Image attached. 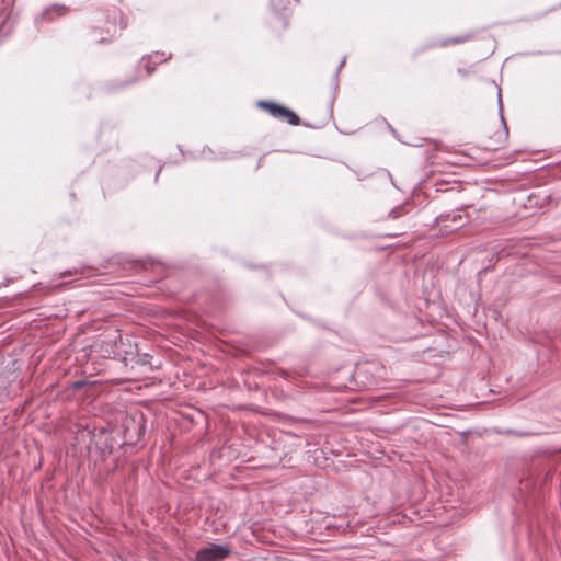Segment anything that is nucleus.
<instances>
[{
  "label": "nucleus",
  "mask_w": 561,
  "mask_h": 561,
  "mask_svg": "<svg viewBox=\"0 0 561 561\" xmlns=\"http://www.w3.org/2000/svg\"><path fill=\"white\" fill-rule=\"evenodd\" d=\"M107 39H108V38L101 36L99 41H100V42H105V41H107Z\"/></svg>",
  "instance_id": "obj_12"
},
{
  "label": "nucleus",
  "mask_w": 561,
  "mask_h": 561,
  "mask_svg": "<svg viewBox=\"0 0 561 561\" xmlns=\"http://www.w3.org/2000/svg\"><path fill=\"white\" fill-rule=\"evenodd\" d=\"M378 365L375 363L357 364L353 370V381L360 389H369L375 387L378 381L375 376Z\"/></svg>",
  "instance_id": "obj_2"
},
{
  "label": "nucleus",
  "mask_w": 561,
  "mask_h": 561,
  "mask_svg": "<svg viewBox=\"0 0 561 561\" xmlns=\"http://www.w3.org/2000/svg\"><path fill=\"white\" fill-rule=\"evenodd\" d=\"M467 224V219L461 215L460 210L440 214L435 219V226L443 234L451 233Z\"/></svg>",
  "instance_id": "obj_3"
},
{
  "label": "nucleus",
  "mask_w": 561,
  "mask_h": 561,
  "mask_svg": "<svg viewBox=\"0 0 561 561\" xmlns=\"http://www.w3.org/2000/svg\"><path fill=\"white\" fill-rule=\"evenodd\" d=\"M229 546L210 543L202 548L195 556V561H222L231 554Z\"/></svg>",
  "instance_id": "obj_5"
},
{
  "label": "nucleus",
  "mask_w": 561,
  "mask_h": 561,
  "mask_svg": "<svg viewBox=\"0 0 561 561\" xmlns=\"http://www.w3.org/2000/svg\"><path fill=\"white\" fill-rule=\"evenodd\" d=\"M127 27V21L124 18L123 13L114 8L112 10H107L99 20L96 30H100V35L103 33L107 34L110 38L119 35L121 32Z\"/></svg>",
  "instance_id": "obj_1"
},
{
  "label": "nucleus",
  "mask_w": 561,
  "mask_h": 561,
  "mask_svg": "<svg viewBox=\"0 0 561 561\" xmlns=\"http://www.w3.org/2000/svg\"><path fill=\"white\" fill-rule=\"evenodd\" d=\"M425 50V47H422V48H419L417 50H415L412 56L413 57H417L421 53H423Z\"/></svg>",
  "instance_id": "obj_10"
},
{
  "label": "nucleus",
  "mask_w": 561,
  "mask_h": 561,
  "mask_svg": "<svg viewBox=\"0 0 561 561\" xmlns=\"http://www.w3.org/2000/svg\"><path fill=\"white\" fill-rule=\"evenodd\" d=\"M388 236H389V237H396V236H398V233H394V234H393V233H390V234H388Z\"/></svg>",
  "instance_id": "obj_13"
},
{
  "label": "nucleus",
  "mask_w": 561,
  "mask_h": 561,
  "mask_svg": "<svg viewBox=\"0 0 561 561\" xmlns=\"http://www.w3.org/2000/svg\"><path fill=\"white\" fill-rule=\"evenodd\" d=\"M507 433H508V434H515V435H518V436H525V435H527L526 433H517V432H514V431H512V430H508V431H507Z\"/></svg>",
  "instance_id": "obj_11"
},
{
  "label": "nucleus",
  "mask_w": 561,
  "mask_h": 561,
  "mask_svg": "<svg viewBox=\"0 0 561 561\" xmlns=\"http://www.w3.org/2000/svg\"><path fill=\"white\" fill-rule=\"evenodd\" d=\"M55 12L58 16L65 15L68 12V9L64 5H55L47 11V13Z\"/></svg>",
  "instance_id": "obj_9"
},
{
  "label": "nucleus",
  "mask_w": 561,
  "mask_h": 561,
  "mask_svg": "<svg viewBox=\"0 0 561 561\" xmlns=\"http://www.w3.org/2000/svg\"><path fill=\"white\" fill-rule=\"evenodd\" d=\"M169 58H170V56H165V54H164V53H161V54H160V53H154L153 55L148 56V58H147V59H144V60H142V61H146L145 67H146L147 73H148V75H151V73H152V71H153V68H151V67L148 65V62H149L150 60L154 59V61H156V62H163V61H167Z\"/></svg>",
  "instance_id": "obj_7"
},
{
  "label": "nucleus",
  "mask_w": 561,
  "mask_h": 561,
  "mask_svg": "<svg viewBox=\"0 0 561 561\" xmlns=\"http://www.w3.org/2000/svg\"><path fill=\"white\" fill-rule=\"evenodd\" d=\"M473 37L474 36L471 33L459 35V36H454V37H448V38H445V39L440 41L439 42V46L446 47V46H449V45L462 44V43H466L468 41H471Z\"/></svg>",
  "instance_id": "obj_6"
},
{
  "label": "nucleus",
  "mask_w": 561,
  "mask_h": 561,
  "mask_svg": "<svg viewBox=\"0 0 561 561\" xmlns=\"http://www.w3.org/2000/svg\"><path fill=\"white\" fill-rule=\"evenodd\" d=\"M259 107L268 112L273 117L286 121L293 126H297L300 123L298 115L283 105L268 101H260Z\"/></svg>",
  "instance_id": "obj_4"
},
{
  "label": "nucleus",
  "mask_w": 561,
  "mask_h": 561,
  "mask_svg": "<svg viewBox=\"0 0 561 561\" xmlns=\"http://www.w3.org/2000/svg\"><path fill=\"white\" fill-rule=\"evenodd\" d=\"M404 214H407L405 206L401 205V206L393 208L389 213L388 217L391 219H398L399 217L403 216Z\"/></svg>",
  "instance_id": "obj_8"
}]
</instances>
